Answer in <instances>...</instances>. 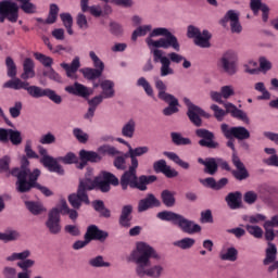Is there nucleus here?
I'll use <instances>...</instances> for the list:
<instances>
[{"mask_svg": "<svg viewBox=\"0 0 278 278\" xmlns=\"http://www.w3.org/2000/svg\"><path fill=\"white\" fill-rule=\"evenodd\" d=\"M10 175L16 177L15 190L20 192V194L31 192L33 188H37L45 197H53V191L38 184V177H40L41 172L39 168H35L31 172L29 168V160L26 159V156L22 157L20 167L11 169Z\"/></svg>", "mask_w": 278, "mask_h": 278, "instance_id": "nucleus-1", "label": "nucleus"}, {"mask_svg": "<svg viewBox=\"0 0 278 278\" xmlns=\"http://www.w3.org/2000/svg\"><path fill=\"white\" fill-rule=\"evenodd\" d=\"M151 257H154V260H160V255H157V252H155L151 245L144 242L137 243L136 250H134L130 254V261L137 265L136 273L138 277H162L164 268L161 265L151 267Z\"/></svg>", "mask_w": 278, "mask_h": 278, "instance_id": "nucleus-2", "label": "nucleus"}, {"mask_svg": "<svg viewBox=\"0 0 278 278\" xmlns=\"http://www.w3.org/2000/svg\"><path fill=\"white\" fill-rule=\"evenodd\" d=\"M155 181H157V176L155 175L138 176V165L130 163L128 169H125L122 174L118 180V186H121L122 190L131 188L132 190H140V192H144L147 191V186L155 184Z\"/></svg>", "mask_w": 278, "mask_h": 278, "instance_id": "nucleus-3", "label": "nucleus"}, {"mask_svg": "<svg viewBox=\"0 0 278 278\" xmlns=\"http://www.w3.org/2000/svg\"><path fill=\"white\" fill-rule=\"evenodd\" d=\"M3 88H11L12 90H26L29 97L33 99H42V97H48L52 103L60 105L62 103V96L58 94L55 90L49 88H41L39 86H29L28 81H23L16 76L4 83Z\"/></svg>", "mask_w": 278, "mask_h": 278, "instance_id": "nucleus-4", "label": "nucleus"}, {"mask_svg": "<svg viewBox=\"0 0 278 278\" xmlns=\"http://www.w3.org/2000/svg\"><path fill=\"white\" fill-rule=\"evenodd\" d=\"M102 176L83 178L79 180L78 190L88 192L90 190H100V192H110L112 186H118V177L110 172H102Z\"/></svg>", "mask_w": 278, "mask_h": 278, "instance_id": "nucleus-5", "label": "nucleus"}, {"mask_svg": "<svg viewBox=\"0 0 278 278\" xmlns=\"http://www.w3.org/2000/svg\"><path fill=\"white\" fill-rule=\"evenodd\" d=\"M148 47L154 49H174V51H181V46L177 37L168 30V28L159 27L150 33V37L146 39Z\"/></svg>", "mask_w": 278, "mask_h": 278, "instance_id": "nucleus-6", "label": "nucleus"}, {"mask_svg": "<svg viewBox=\"0 0 278 278\" xmlns=\"http://www.w3.org/2000/svg\"><path fill=\"white\" fill-rule=\"evenodd\" d=\"M151 53L153 55V62L161 63V77H168V75H175V70L170 67V62L175 64H179L185 60V56L178 54L177 52H172L167 56H164V51L160 49H151Z\"/></svg>", "mask_w": 278, "mask_h": 278, "instance_id": "nucleus-7", "label": "nucleus"}, {"mask_svg": "<svg viewBox=\"0 0 278 278\" xmlns=\"http://www.w3.org/2000/svg\"><path fill=\"white\" fill-rule=\"evenodd\" d=\"M187 37L193 38L194 45L201 49H210V47H212L210 42V40H212V34L206 29L201 33V29L198 27L189 25L187 28Z\"/></svg>", "mask_w": 278, "mask_h": 278, "instance_id": "nucleus-8", "label": "nucleus"}, {"mask_svg": "<svg viewBox=\"0 0 278 278\" xmlns=\"http://www.w3.org/2000/svg\"><path fill=\"white\" fill-rule=\"evenodd\" d=\"M5 18L10 23L18 21V4L11 0H2L0 2V23H5Z\"/></svg>", "mask_w": 278, "mask_h": 278, "instance_id": "nucleus-9", "label": "nucleus"}, {"mask_svg": "<svg viewBox=\"0 0 278 278\" xmlns=\"http://www.w3.org/2000/svg\"><path fill=\"white\" fill-rule=\"evenodd\" d=\"M197 138H200L198 141L199 147L204 149H220V143L216 141V135L206 128L195 129Z\"/></svg>", "mask_w": 278, "mask_h": 278, "instance_id": "nucleus-10", "label": "nucleus"}, {"mask_svg": "<svg viewBox=\"0 0 278 278\" xmlns=\"http://www.w3.org/2000/svg\"><path fill=\"white\" fill-rule=\"evenodd\" d=\"M222 134L227 140H249L251 138V132L247 127L243 126H235L229 128L228 124L220 125Z\"/></svg>", "mask_w": 278, "mask_h": 278, "instance_id": "nucleus-11", "label": "nucleus"}, {"mask_svg": "<svg viewBox=\"0 0 278 278\" xmlns=\"http://www.w3.org/2000/svg\"><path fill=\"white\" fill-rule=\"evenodd\" d=\"M62 219L60 216V208L54 207L49 211L48 218L45 222V226L51 236H60L62 233Z\"/></svg>", "mask_w": 278, "mask_h": 278, "instance_id": "nucleus-12", "label": "nucleus"}, {"mask_svg": "<svg viewBox=\"0 0 278 278\" xmlns=\"http://www.w3.org/2000/svg\"><path fill=\"white\" fill-rule=\"evenodd\" d=\"M39 154L42 156L40 159V164L45 166V168H48L50 173H56L58 175H64V168H62V165L58 163V160L53 159V156L49 155L47 152V149H45L42 146H39Z\"/></svg>", "mask_w": 278, "mask_h": 278, "instance_id": "nucleus-13", "label": "nucleus"}, {"mask_svg": "<svg viewBox=\"0 0 278 278\" xmlns=\"http://www.w3.org/2000/svg\"><path fill=\"white\" fill-rule=\"evenodd\" d=\"M236 62H238V55H236V52L229 50L223 54L220 59V67L227 75H236V73H238V65Z\"/></svg>", "mask_w": 278, "mask_h": 278, "instance_id": "nucleus-14", "label": "nucleus"}, {"mask_svg": "<svg viewBox=\"0 0 278 278\" xmlns=\"http://www.w3.org/2000/svg\"><path fill=\"white\" fill-rule=\"evenodd\" d=\"M184 102L188 108L187 116L190 123H192V125H194L195 127H201L203 125V119H201L200 112H203V109L192 103V101H190V99L188 98H185Z\"/></svg>", "mask_w": 278, "mask_h": 278, "instance_id": "nucleus-15", "label": "nucleus"}, {"mask_svg": "<svg viewBox=\"0 0 278 278\" xmlns=\"http://www.w3.org/2000/svg\"><path fill=\"white\" fill-rule=\"evenodd\" d=\"M67 201L74 210H80L81 203H85V205H90L88 192L81 191V189H77L75 193H71Z\"/></svg>", "mask_w": 278, "mask_h": 278, "instance_id": "nucleus-16", "label": "nucleus"}, {"mask_svg": "<svg viewBox=\"0 0 278 278\" xmlns=\"http://www.w3.org/2000/svg\"><path fill=\"white\" fill-rule=\"evenodd\" d=\"M232 164L233 166H236L237 169H233L231 174L232 177L237 179V181H244V179H249V170L247 169L244 163L240 161V157L236 153H232Z\"/></svg>", "mask_w": 278, "mask_h": 278, "instance_id": "nucleus-17", "label": "nucleus"}, {"mask_svg": "<svg viewBox=\"0 0 278 278\" xmlns=\"http://www.w3.org/2000/svg\"><path fill=\"white\" fill-rule=\"evenodd\" d=\"M162 202L155 198V194L148 193L146 198L139 200L137 211L139 214L152 210V207H160Z\"/></svg>", "mask_w": 278, "mask_h": 278, "instance_id": "nucleus-18", "label": "nucleus"}, {"mask_svg": "<svg viewBox=\"0 0 278 278\" xmlns=\"http://www.w3.org/2000/svg\"><path fill=\"white\" fill-rule=\"evenodd\" d=\"M177 225L179 229L184 231V233H188L189 236H192L193 233H200L201 231V226L199 224H195L193 220L184 217V215H180Z\"/></svg>", "mask_w": 278, "mask_h": 278, "instance_id": "nucleus-19", "label": "nucleus"}, {"mask_svg": "<svg viewBox=\"0 0 278 278\" xmlns=\"http://www.w3.org/2000/svg\"><path fill=\"white\" fill-rule=\"evenodd\" d=\"M65 92L74 94L75 97H81L83 99H88L90 94H92V91H90L88 87L79 83H74L73 86L65 87Z\"/></svg>", "mask_w": 278, "mask_h": 278, "instance_id": "nucleus-20", "label": "nucleus"}, {"mask_svg": "<svg viewBox=\"0 0 278 278\" xmlns=\"http://www.w3.org/2000/svg\"><path fill=\"white\" fill-rule=\"evenodd\" d=\"M153 170H155L156 173H163V175H165V177H167L168 179H173V177L179 176V172L170 168V166H168L166 164V161L164 160L154 162Z\"/></svg>", "mask_w": 278, "mask_h": 278, "instance_id": "nucleus-21", "label": "nucleus"}, {"mask_svg": "<svg viewBox=\"0 0 278 278\" xmlns=\"http://www.w3.org/2000/svg\"><path fill=\"white\" fill-rule=\"evenodd\" d=\"M226 109V114H231L232 118H238L239 121H243V123H249V115L244 113V111L238 109L236 104L231 102L222 103Z\"/></svg>", "mask_w": 278, "mask_h": 278, "instance_id": "nucleus-22", "label": "nucleus"}, {"mask_svg": "<svg viewBox=\"0 0 278 278\" xmlns=\"http://www.w3.org/2000/svg\"><path fill=\"white\" fill-rule=\"evenodd\" d=\"M131 214H134V205L126 204L122 207L118 218L121 227H125V229H129V227H131Z\"/></svg>", "mask_w": 278, "mask_h": 278, "instance_id": "nucleus-23", "label": "nucleus"}, {"mask_svg": "<svg viewBox=\"0 0 278 278\" xmlns=\"http://www.w3.org/2000/svg\"><path fill=\"white\" fill-rule=\"evenodd\" d=\"M87 236L90 242H92V240H99V242H105L110 233H108V231L105 230L99 229L97 225H91L87 228Z\"/></svg>", "mask_w": 278, "mask_h": 278, "instance_id": "nucleus-24", "label": "nucleus"}, {"mask_svg": "<svg viewBox=\"0 0 278 278\" xmlns=\"http://www.w3.org/2000/svg\"><path fill=\"white\" fill-rule=\"evenodd\" d=\"M225 201L230 210H240L242 207V192H230L226 195Z\"/></svg>", "mask_w": 278, "mask_h": 278, "instance_id": "nucleus-25", "label": "nucleus"}, {"mask_svg": "<svg viewBox=\"0 0 278 278\" xmlns=\"http://www.w3.org/2000/svg\"><path fill=\"white\" fill-rule=\"evenodd\" d=\"M198 163L204 166V173L206 175H216L218 173V163L214 157H206L205 160L199 157Z\"/></svg>", "mask_w": 278, "mask_h": 278, "instance_id": "nucleus-26", "label": "nucleus"}, {"mask_svg": "<svg viewBox=\"0 0 278 278\" xmlns=\"http://www.w3.org/2000/svg\"><path fill=\"white\" fill-rule=\"evenodd\" d=\"M79 160L80 162H90L91 164H99L101 160H103V156L99 154V152L94 151H87L85 149L80 150L79 153Z\"/></svg>", "mask_w": 278, "mask_h": 278, "instance_id": "nucleus-27", "label": "nucleus"}, {"mask_svg": "<svg viewBox=\"0 0 278 278\" xmlns=\"http://www.w3.org/2000/svg\"><path fill=\"white\" fill-rule=\"evenodd\" d=\"M34 60L27 58L23 63V73L21 74V79L27 81V79H34L36 77V72L34 71Z\"/></svg>", "mask_w": 278, "mask_h": 278, "instance_id": "nucleus-28", "label": "nucleus"}, {"mask_svg": "<svg viewBox=\"0 0 278 278\" xmlns=\"http://www.w3.org/2000/svg\"><path fill=\"white\" fill-rule=\"evenodd\" d=\"M165 103H168V106H166L163 110L164 116H173V114H177L179 112V100L175 98V96H170L167 100H163Z\"/></svg>", "mask_w": 278, "mask_h": 278, "instance_id": "nucleus-29", "label": "nucleus"}, {"mask_svg": "<svg viewBox=\"0 0 278 278\" xmlns=\"http://www.w3.org/2000/svg\"><path fill=\"white\" fill-rule=\"evenodd\" d=\"M149 153V147H138V148H131L129 147V157H130V164H134L135 166H139L138 157H141V155H144Z\"/></svg>", "mask_w": 278, "mask_h": 278, "instance_id": "nucleus-30", "label": "nucleus"}, {"mask_svg": "<svg viewBox=\"0 0 278 278\" xmlns=\"http://www.w3.org/2000/svg\"><path fill=\"white\" fill-rule=\"evenodd\" d=\"M94 212H98L100 214L101 218H111L112 217V211L110 208L105 207V202L103 200H94L91 203Z\"/></svg>", "mask_w": 278, "mask_h": 278, "instance_id": "nucleus-31", "label": "nucleus"}, {"mask_svg": "<svg viewBox=\"0 0 278 278\" xmlns=\"http://www.w3.org/2000/svg\"><path fill=\"white\" fill-rule=\"evenodd\" d=\"M61 68H63L67 75V77H73L79 67L81 66V62L79 61V56L74 58L71 64L68 63H61Z\"/></svg>", "mask_w": 278, "mask_h": 278, "instance_id": "nucleus-32", "label": "nucleus"}, {"mask_svg": "<svg viewBox=\"0 0 278 278\" xmlns=\"http://www.w3.org/2000/svg\"><path fill=\"white\" fill-rule=\"evenodd\" d=\"M228 18H230V29L232 34H241L242 33V25L240 24V16L236 11L229 10L228 11Z\"/></svg>", "mask_w": 278, "mask_h": 278, "instance_id": "nucleus-33", "label": "nucleus"}, {"mask_svg": "<svg viewBox=\"0 0 278 278\" xmlns=\"http://www.w3.org/2000/svg\"><path fill=\"white\" fill-rule=\"evenodd\" d=\"M161 200L165 207H175L177 203V199H175V191H170L168 189H164L161 192Z\"/></svg>", "mask_w": 278, "mask_h": 278, "instance_id": "nucleus-34", "label": "nucleus"}, {"mask_svg": "<svg viewBox=\"0 0 278 278\" xmlns=\"http://www.w3.org/2000/svg\"><path fill=\"white\" fill-rule=\"evenodd\" d=\"M100 88L102 89V97L103 99H112L114 98V81L112 80H104L100 84Z\"/></svg>", "mask_w": 278, "mask_h": 278, "instance_id": "nucleus-35", "label": "nucleus"}, {"mask_svg": "<svg viewBox=\"0 0 278 278\" xmlns=\"http://www.w3.org/2000/svg\"><path fill=\"white\" fill-rule=\"evenodd\" d=\"M156 216L160 220H167L168 223H174V225H177L179 223V218H181V215L172 211L159 212Z\"/></svg>", "mask_w": 278, "mask_h": 278, "instance_id": "nucleus-36", "label": "nucleus"}, {"mask_svg": "<svg viewBox=\"0 0 278 278\" xmlns=\"http://www.w3.org/2000/svg\"><path fill=\"white\" fill-rule=\"evenodd\" d=\"M265 253L266 257L263 260V264L264 266H268V264H273L277 260V245L275 243H268Z\"/></svg>", "mask_w": 278, "mask_h": 278, "instance_id": "nucleus-37", "label": "nucleus"}, {"mask_svg": "<svg viewBox=\"0 0 278 278\" xmlns=\"http://www.w3.org/2000/svg\"><path fill=\"white\" fill-rule=\"evenodd\" d=\"M25 205L34 216H40V214L47 212V208L38 202L27 201Z\"/></svg>", "mask_w": 278, "mask_h": 278, "instance_id": "nucleus-38", "label": "nucleus"}, {"mask_svg": "<svg viewBox=\"0 0 278 278\" xmlns=\"http://www.w3.org/2000/svg\"><path fill=\"white\" fill-rule=\"evenodd\" d=\"M20 3L21 10L25 14H36L38 7L31 2V0H16Z\"/></svg>", "mask_w": 278, "mask_h": 278, "instance_id": "nucleus-39", "label": "nucleus"}, {"mask_svg": "<svg viewBox=\"0 0 278 278\" xmlns=\"http://www.w3.org/2000/svg\"><path fill=\"white\" fill-rule=\"evenodd\" d=\"M80 73L83 74V77H85V79H88V81H94V79H99V77L103 75L100 71H97L92 67L81 68Z\"/></svg>", "mask_w": 278, "mask_h": 278, "instance_id": "nucleus-40", "label": "nucleus"}, {"mask_svg": "<svg viewBox=\"0 0 278 278\" xmlns=\"http://www.w3.org/2000/svg\"><path fill=\"white\" fill-rule=\"evenodd\" d=\"M172 142L177 147H186L192 144L190 138L182 137L180 132H170Z\"/></svg>", "mask_w": 278, "mask_h": 278, "instance_id": "nucleus-41", "label": "nucleus"}, {"mask_svg": "<svg viewBox=\"0 0 278 278\" xmlns=\"http://www.w3.org/2000/svg\"><path fill=\"white\" fill-rule=\"evenodd\" d=\"M98 153L101 155H110L114 157L116 155H123V152L118 151L115 147L110 144H104L98 148Z\"/></svg>", "mask_w": 278, "mask_h": 278, "instance_id": "nucleus-42", "label": "nucleus"}, {"mask_svg": "<svg viewBox=\"0 0 278 278\" xmlns=\"http://www.w3.org/2000/svg\"><path fill=\"white\" fill-rule=\"evenodd\" d=\"M155 88L159 90V99L161 101H167V99L173 97V94L166 92V85L164 84V80L156 79L155 80Z\"/></svg>", "mask_w": 278, "mask_h": 278, "instance_id": "nucleus-43", "label": "nucleus"}, {"mask_svg": "<svg viewBox=\"0 0 278 278\" xmlns=\"http://www.w3.org/2000/svg\"><path fill=\"white\" fill-rule=\"evenodd\" d=\"M134 134H136V121L129 119L122 128V136L134 138Z\"/></svg>", "mask_w": 278, "mask_h": 278, "instance_id": "nucleus-44", "label": "nucleus"}, {"mask_svg": "<svg viewBox=\"0 0 278 278\" xmlns=\"http://www.w3.org/2000/svg\"><path fill=\"white\" fill-rule=\"evenodd\" d=\"M5 66H7V75L11 79H14L18 73L16 68V63H14V59L12 56L5 58Z\"/></svg>", "mask_w": 278, "mask_h": 278, "instance_id": "nucleus-45", "label": "nucleus"}, {"mask_svg": "<svg viewBox=\"0 0 278 278\" xmlns=\"http://www.w3.org/2000/svg\"><path fill=\"white\" fill-rule=\"evenodd\" d=\"M164 155H166V157H168V160H172V162H175V164H177L181 168H185V170H188V168H190V163L181 160V157H179V155H177V153L164 152Z\"/></svg>", "mask_w": 278, "mask_h": 278, "instance_id": "nucleus-46", "label": "nucleus"}, {"mask_svg": "<svg viewBox=\"0 0 278 278\" xmlns=\"http://www.w3.org/2000/svg\"><path fill=\"white\" fill-rule=\"evenodd\" d=\"M219 257L223 262H236L238 260V250L233 247L228 248L225 253H220Z\"/></svg>", "mask_w": 278, "mask_h": 278, "instance_id": "nucleus-47", "label": "nucleus"}, {"mask_svg": "<svg viewBox=\"0 0 278 278\" xmlns=\"http://www.w3.org/2000/svg\"><path fill=\"white\" fill-rule=\"evenodd\" d=\"M21 238V232L18 230H7L5 232H0V240L2 242H14Z\"/></svg>", "mask_w": 278, "mask_h": 278, "instance_id": "nucleus-48", "label": "nucleus"}, {"mask_svg": "<svg viewBox=\"0 0 278 278\" xmlns=\"http://www.w3.org/2000/svg\"><path fill=\"white\" fill-rule=\"evenodd\" d=\"M195 242L197 241L194 239L187 237L181 240L175 241L173 244L178 249H182V251H188V249H192V247H194Z\"/></svg>", "mask_w": 278, "mask_h": 278, "instance_id": "nucleus-49", "label": "nucleus"}, {"mask_svg": "<svg viewBox=\"0 0 278 278\" xmlns=\"http://www.w3.org/2000/svg\"><path fill=\"white\" fill-rule=\"evenodd\" d=\"M58 14H60V7L55 3L50 4L49 14L46 20L47 25H53L58 21Z\"/></svg>", "mask_w": 278, "mask_h": 278, "instance_id": "nucleus-50", "label": "nucleus"}, {"mask_svg": "<svg viewBox=\"0 0 278 278\" xmlns=\"http://www.w3.org/2000/svg\"><path fill=\"white\" fill-rule=\"evenodd\" d=\"M60 18L70 36H73V16L71 13H61Z\"/></svg>", "mask_w": 278, "mask_h": 278, "instance_id": "nucleus-51", "label": "nucleus"}, {"mask_svg": "<svg viewBox=\"0 0 278 278\" xmlns=\"http://www.w3.org/2000/svg\"><path fill=\"white\" fill-rule=\"evenodd\" d=\"M89 266L91 268H110L111 264L110 262H104L102 255H98L89 260Z\"/></svg>", "mask_w": 278, "mask_h": 278, "instance_id": "nucleus-52", "label": "nucleus"}, {"mask_svg": "<svg viewBox=\"0 0 278 278\" xmlns=\"http://www.w3.org/2000/svg\"><path fill=\"white\" fill-rule=\"evenodd\" d=\"M9 140L14 147L23 144V135H21V130H14L11 128L9 130Z\"/></svg>", "mask_w": 278, "mask_h": 278, "instance_id": "nucleus-53", "label": "nucleus"}, {"mask_svg": "<svg viewBox=\"0 0 278 278\" xmlns=\"http://www.w3.org/2000/svg\"><path fill=\"white\" fill-rule=\"evenodd\" d=\"M137 86L143 88V90H144L146 94H148V97H154L153 87H151V84L147 81V78L140 77L137 80Z\"/></svg>", "mask_w": 278, "mask_h": 278, "instance_id": "nucleus-54", "label": "nucleus"}, {"mask_svg": "<svg viewBox=\"0 0 278 278\" xmlns=\"http://www.w3.org/2000/svg\"><path fill=\"white\" fill-rule=\"evenodd\" d=\"M34 55L36 60H38V62H40L43 66L51 68L53 65V59L51 56H47L40 52L34 53Z\"/></svg>", "mask_w": 278, "mask_h": 278, "instance_id": "nucleus-55", "label": "nucleus"}, {"mask_svg": "<svg viewBox=\"0 0 278 278\" xmlns=\"http://www.w3.org/2000/svg\"><path fill=\"white\" fill-rule=\"evenodd\" d=\"M254 88H255V90H257V92H262V96L258 97V99H261V100L270 99V92L268 90H266V86L264 85V83H256Z\"/></svg>", "mask_w": 278, "mask_h": 278, "instance_id": "nucleus-56", "label": "nucleus"}, {"mask_svg": "<svg viewBox=\"0 0 278 278\" xmlns=\"http://www.w3.org/2000/svg\"><path fill=\"white\" fill-rule=\"evenodd\" d=\"M60 162H62L63 164H77L79 162V159L77 157V155L73 152H68L66 154V156H62L59 159Z\"/></svg>", "mask_w": 278, "mask_h": 278, "instance_id": "nucleus-57", "label": "nucleus"}, {"mask_svg": "<svg viewBox=\"0 0 278 278\" xmlns=\"http://www.w3.org/2000/svg\"><path fill=\"white\" fill-rule=\"evenodd\" d=\"M258 64H260V71H262V73H268V71L273 68V63L268 61V59H266L265 56H261L258 59Z\"/></svg>", "mask_w": 278, "mask_h": 278, "instance_id": "nucleus-58", "label": "nucleus"}, {"mask_svg": "<svg viewBox=\"0 0 278 278\" xmlns=\"http://www.w3.org/2000/svg\"><path fill=\"white\" fill-rule=\"evenodd\" d=\"M113 166H115L117 170H127V161L121 155L116 156L113 161Z\"/></svg>", "mask_w": 278, "mask_h": 278, "instance_id": "nucleus-59", "label": "nucleus"}, {"mask_svg": "<svg viewBox=\"0 0 278 278\" xmlns=\"http://www.w3.org/2000/svg\"><path fill=\"white\" fill-rule=\"evenodd\" d=\"M76 25H78L79 29H88V17H86V14L84 13L77 14Z\"/></svg>", "mask_w": 278, "mask_h": 278, "instance_id": "nucleus-60", "label": "nucleus"}, {"mask_svg": "<svg viewBox=\"0 0 278 278\" xmlns=\"http://www.w3.org/2000/svg\"><path fill=\"white\" fill-rule=\"evenodd\" d=\"M73 134L78 142L86 144L88 142V134L84 132L80 128H74Z\"/></svg>", "mask_w": 278, "mask_h": 278, "instance_id": "nucleus-61", "label": "nucleus"}, {"mask_svg": "<svg viewBox=\"0 0 278 278\" xmlns=\"http://www.w3.org/2000/svg\"><path fill=\"white\" fill-rule=\"evenodd\" d=\"M220 93L223 99H230V97L236 94V91L233 90V86L226 85L220 88Z\"/></svg>", "mask_w": 278, "mask_h": 278, "instance_id": "nucleus-62", "label": "nucleus"}, {"mask_svg": "<svg viewBox=\"0 0 278 278\" xmlns=\"http://www.w3.org/2000/svg\"><path fill=\"white\" fill-rule=\"evenodd\" d=\"M247 231L250 232L254 238H262L264 236V230L260 226H247Z\"/></svg>", "mask_w": 278, "mask_h": 278, "instance_id": "nucleus-63", "label": "nucleus"}, {"mask_svg": "<svg viewBox=\"0 0 278 278\" xmlns=\"http://www.w3.org/2000/svg\"><path fill=\"white\" fill-rule=\"evenodd\" d=\"M12 160L10 156L4 155L3 157L0 159V173H8L10 170V163Z\"/></svg>", "mask_w": 278, "mask_h": 278, "instance_id": "nucleus-64", "label": "nucleus"}]
</instances>
